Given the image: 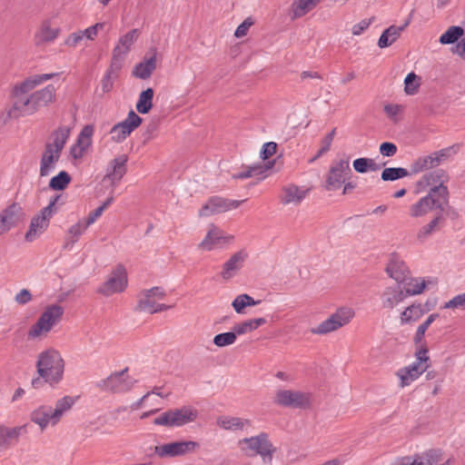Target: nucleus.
Returning a JSON list of instances; mask_svg holds the SVG:
<instances>
[{
	"label": "nucleus",
	"instance_id": "f257e3e1",
	"mask_svg": "<svg viewBox=\"0 0 465 465\" xmlns=\"http://www.w3.org/2000/svg\"><path fill=\"white\" fill-rule=\"evenodd\" d=\"M448 181L445 171L438 169L424 174L419 181V186H430L427 195L421 197L410 208L411 217H422L431 211H437V215L426 225L422 226L418 233L420 242L426 240L435 230L442 219V213L449 207V190L444 184Z\"/></svg>",
	"mask_w": 465,
	"mask_h": 465
},
{
	"label": "nucleus",
	"instance_id": "f03ea898",
	"mask_svg": "<svg viewBox=\"0 0 465 465\" xmlns=\"http://www.w3.org/2000/svg\"><path fill=\"white\" fill-rule=\"evenodd\" d=\"M35 366L39 378L33 379L32 385L34 388L39 386L40 379L52 387L62 381L64 372V361L57 350L50 348L42 351L38 355Z\"/></svg>",
	"mask_w": 465,
	"mask_h": 465
},
{
	"label": "nucleus",
	"instance_id": "7ed1b4c3",
	"mask_svg": "<svg viewBox=\"0 0 465 465\" xmlns=\"http://www.w3.org/2000/svg\"><path fill=\"white\" fill-rule=\"evenodd\" d=\"M74 403V400L72 397L64 396L57 401L54 408L42 405L32 411L31 420L44 430L48 426L56 425L62 416L72 408Z\"/></svg>",
	"mask_w": 465,
	"mask_h": 465
},
{
	"label": "nucleus",
	"instance_id": "20e7f679",
	"mask_svg": "<svg viewBox=\"0 0 465 465\" xmlns=\"http://www.w3.org/2000/svg\"><path fill=\"white\" fill-rule=\"evenodd\" d=\"M238 446L249 456L260 455L264 462H272V455L276 451V447L273 446L265 432L242 439L238 441Z\"/></svg>",
	"mask_w": 465,
	"mask_h": 465
},
{
	"label": "nucleus",
	"instance_id": "39448f33",
	"mask_svg": "<svg viewBox=\"0 0 465 465\" xmlns=\"http://www.w3.org/2000/svg\"><path fill=\"white\" fill-rule=\"evenodd\" d=\"M63 313L64 309L60 305L53 304L48 306L28 331V337L35 339L44 333L49 332L53 326L61 320Z\"/></svg>",
	"mask_w": 465,
	"mask_h": 465
},
{
	"label": "nucleus",
	"instance_id": "423d86ee",
	"mask_svg": "<svg viewBox=\"0 0 465 465\" xmlns=\"http://www.w3.org/2000/svg\"><path fill=\"white\" fill-rule=\"evenodd\" d=\"M197 418V411L191 407L169 410L154 419L155 425L165 427H181L193 421Z\"/></svg>",
	"mask_w": 465,
	"mask_h": 465
},
{
	"label": "nucleus",
	"instance_id": "0eeeda50",
	"mask_svg": "<svg viewBox=\"0 0 465 465\" xmlns=\"http://www.w3.org/2000/svg\"><path fill=\"white\" fill-rule=\"evenodd\" d=\"M59 198V195L54 196L50 200L48 205L41 210L39 214L33 217L29 230L25 233L27 242H33L48 227L51 217L56 213L54 206Z\"/></svg>",
	"mask_w": 465,
	"mask_h": 465
},
{
	"label": "nucleus",
	"instance_id": "6e6552de",
	"mask_svg": "<svg viewBox=\"0 0 465 465\" xmlns=\"http://www.w3.org/2000/svg\"><path fill=\"white\" fill-rule=\"evenodd\" d=\"M354 312L348 307H341L332 313L328 319L321 322L317 327L312 328L313 334L323 335L334 331L344 326L353 318Z\"/></svg>",
	"mask_w": 465,
	"mask_h": 465
},
{
	"label": "nucleus",
	"instance_id": "1a4fd4ad",
	"mask_svg": "<svg viewBox=\"0 0 465 465\" xmlns=\"http://www.w3.org/2000/svg\"><path fill=\"white\" fill-rule=\"evenodd\" d=\"M427 353L428 351L425 348L419 350L416 352V361L398 371L401 387L410 385L428 369L429 357Z\"/></svg>",
	"mask_w": 465,
	"mask_h": 465
},
{
	"label": "nucleus",
	"instance_id": "9d476101",
	"mask_svg": "<svg viewBox=\"0 0 465 465\" xmlns=\"http://www.w3.org/2000/svg\"><path fill=\"white\" fill-rule=\"evenodd\" d=\"M273 402L281 407L291 409H305L311 403V394L301 391L278 390Z\"/></svg>",
	"mask_w": 465,
	"mask_h": 465
},
{
	"label": "nucleus",
	"instance_id": "9b49d317",
	"mask_svg": "<svg viewBox=\"0 0 465 465\" xmlns=\"http://www.w3.org/2000/svg\"><path fill=\"white\" fill-rule=\"evenodd\" d=\"M128 285V277L125 268L119 264L109 274L106 281L97 289L104 296H111L123 292Z\"/></svg>",
	"mask_w": 465,
	"mask_h": 465
},
{
	"label": "nucleus",
	"instance_id": "f8f14e48",
	"mask_svg": "<svg viewBox=\"0 0 465 465\" xmlns=\"http://www.w3.org/2000/svg\"><path fill=\"white\" fill-rule=\"evenodd\" d=\"M128 369L111 374L108 378L97 382V387L105 391L123 393L130 391L135 380L127 375Z\"/></svg>",
	"mask_w": 465,
	"mask_h": 465
},
{
	"label": "nucleus",
	"instance_id": "ddd939ff",
	"mask_svg": "<svg viewBox=\"0 0 465 465\" xmlns=\"http://www.w3.org/2000/svg\"><path fill=\"white\" fill-rule=\"evenodd\" d=\"M142 122L143 119L135 112L131 110L124 121L114 124L111 128L110 134L112 140L115 143L124 142Z\"/></svg>",
	"mask_w": 465,
	"mask_h": 465
},
{
	"label": "nucleus",
	"instance_id": "4468645a",
	"mask_svg": "<svg viewBox=\"0 0 465 465\" xmlns=\"http://www.w3.org/2000/svg\"><path fill=\"white\" fill-rule=\"evenodd\" d=\"M450 462L451 460L450 459L444 460L440 450L432 449L420 455H416L415 457H401L395 465H433L436 463L450 465Z\"/></svg>",
	"mask_w": 465,
	"mask_h": 465
},
{
	"label": "nucleus",
	"instance_id": "2eb2a0df",
	"mask_svg": "<svg viewBox=\"0 0 465 465\" xmlns=\"http://www.w3.org/2000/svg\"><path fill=\"white\" fill-rule=\"evenodd\" d=\"M25 218V212L19 203H13L7 206L0 213V235L17 226Z\"/></svg>",
	"mask_w": 465,
	"mask_h": 465
},
{
	"label": "nucleus",
	"instance_id": "dca6fc26",
	"mask_svg": "<svg viewBox=\"0 0 465 465\" xmlns=\"http://www.w3.org/2000/svg\"><path fill=\"white\" fill-rule=\"evenodd\" d=\"M351 175L348 160H340L330 169L326 180V189L329 191L338 190L342 183Z\"/></svg>",
	"mask_w": 465,
	"mask_h": 465
},
{
	"label": "nucleus",
	"instance_id": "f3484780",
	"mask_svg": "<svg viewBox=\"0 0 465 465\" xmlns=\"http://www.w3.org/2000/svg\"><path fill=\"white\" fill-rule=\"evenodd\" d=\"M232 240V236L225 234L215 225L212 224L203 240L198 244V249L210 252L217 248H223Z\"/></svg>",
	"mask_w": 465,
	"mask_h": 465
},
{
	"label": "nucleus",
	"instance_id": "a211bd4d",
	"mask_svg": "<svg viewBox=\"0 0 465 465\" xmlns=\"http://www.w3.org/2000/svg\"><path fill=\"white\" fill-rule=\"evenodd\" d=\"M166 292L162 287H153L143 290L138 294L137 310L153 314V310L157 304V301L163 299Z\"/></svg>",
	"mask_w": 465,
	"mask_h": 465
},
{
	"label": "nucleus",
	"instance_id": "6ab92c4d",
	"mask_svg": "<svg viewBox=\"0 0 465 465\" xmlns=\"http://www.w3.org/2000/svg\"><path fill=\"white\" fill-rule=\"evenodd\" d=\"M195 441H174L155 447V453L159 457H176L192 452L198 447Z\"/></svg>",
	"mask_w": 465,
	"mask_h": 465
},
{
	"label": "nucleus",
	"instance_id": "aec40b11",
	"mask_svg": "<svg viewBox=\"0 0 465 465\" xmlns=\"http://www.w3.org/2000/svg\"><path fill=\"white\" fill-rule=\"evenodd\" d=\"M36 112L31 95L14 94V103L7 111L6 118H18Z\"/></svg>",
	"mask_w": 465,
	"mask_h": 465
},
{
	"label": "nucleus",
	"instance_id": "412c9836",
	"mask_svg": "<svg viewBox=\"0 0 465 465\" xmlns=\"http://www.w3.org/2000/svg\"><path fill=\"white\" fill-rule=\"evenodd\" d=\"M248 254L244 250L233 253L228 261L223 265L221 276L223 280H230L234 277L237 272L243 267L244 262Z\"/></svg>",
	"mask_w": 465,
	"mask_h": 465
},
{
	"label": "nucleus",
	"instance_id": "4be33fe9",
	"mask_svg": "<svg viewBox=\"0 0 465 465\" xmlns=\"http://www.w3.org/2000/svg\"><path fill=\"white\" fill-rule=\"evenodd\" d=\"M94 128L92 125H85L80 132L76 143L71 147V156L74 159H80L92 143Z\"/></svg>",
	"mask_w": 465,
	"mask_h": 465
},
{
	"label": "nucleus",
	"instance_id": "5701e85b",
	"mask_svg": "<svg viewBox=\"0 0 465 465\" xmlns=\"http://www.w3.org/2000/svg\"><path fill=\"white\" fill-rule=\"evenodd\" d=\"M58 75V74H34L25 78L23 82L16 84L14 87V94H26L28 92L35 89L36 86L40 85L45 81L53 79L54 76Z\"/></svg>",
	"mask_w": 465,
	"mask_h": 465
},
{
	"label": "nucleus",
	"instance_id": "b1692460",
	"mask_svg": "<svg viewBox=\"0 0 465 465\" xmlns=\"http://www.w3.org/2000/svg\"><path fill=\"white\" fill-rule=\"evenodd\" d=\"M406 298L407 294L400 284L387 287L381 294L382 307L391 310Z\"/></svg>",
	"mask_w": 465,
	"mask_h": 465
},
{
	"label": "nucleus",
	"instance_id": "393cba45",
	"mask_svg": "<svg viewBox=\"0 0 465 465\" xmlns=\"http://www.w3.org/2000/svg\"><path fill=\"white\" fill-rule=\"evenodd\" d=\"M139 29H133L122 35L113 50V54L124 59L126 54L130 52L132 45L139 37Z\"/></svg>",
	"mask_w": 465,
	"mask_h": 465
},
{
	"label": "nucleus",
	"instance_id": "a878e982",
	"mask_svg": "<svg viewBox=\"0 0 465 465\" xmlns=\"http://www.w3.org/2000/svg\"><path fill=\"white\" fill-rule=\"evenodd\" d=\"M387 273L394 279L398 284L406 281L409 272L405 262L397 255H392L386 268Z\"/></svg>",
	"mask_w": 465,
	"mask_h": 465
},
{
	"label": "nucleus",
	"instance_id": "bb28decb",
	"mask_svg": "<svg viewBox=\"0 0 465 465\" xmlns=\"http://www.w3.org/2000/svg\"><path fill=\"white\" fill-rule=\"evenodd\" d=\"M128 157L121 154L112 160L107 167L105 177L113 183L120 181L127 171L126 163Z\"/></svg>",
	"mask_w": 465,
	"mask_h": 465
},
{
	"label": "nucleus",
	"instance_id": "cd10ccee",
	"mask_svg": "<svg viewBox=\"0 0 465 465\" xmlns=\"http://www.w3.org/2000/svg\"><path fill=\"white\" fill-rule=\"evenodd\" d=\"M55 92V87L53 84H48L45 88L30 94L36 112L42 107L48 106L54 101Z\"/></svg>",
	"mask_w": 465,
	"mask_h": 465
},
{
	"label": "nucleus",
	"instance_id": "c85d7f7f",
	"mask_svg": "<svg viewBox=\"0 0 465 465\" xmlns=\"http://www.w3.org/2000/svg\"><path fill=\"white\" fill-rule=\"evenodd\" d=\"M25 430V426L9 428L0 424V450L8 449Z\"/></svg>",
	"mask_w": 465,
	"mask_h": 465
},
{
	"label": "nucleus",
	"instance_id": "c756f323",
	"mask_svg": "<svg viewBox=\"0 0 465 465\" xmlns=\"http://www.w3.org/2000/svg\"><path fill=\"white\" fill-rule=\"evenodd\" d=\"M61 154L53 152L50 148L45 149L42 154L40 161V176L45 177L51 174L55 169L56 163L60 159Z\"/></svg>",
	"mask_w": 465,
	"mask_h": 465
},
{
	"label": "nucleus",
	"instance_id": "7c9ffc66",
	"mask_svg": "<svg viewBox=\"0 0 465 465\" xmlns=\"http://www.w3.org/2000/svg\"><path fill=\"white\" fill-rule=\"evenodd\" d=\"M156 68V55L155 54L145 58L143 61L136 64L134 68L133 74L140 79L145 80L151 76Z\"/></svg>",
	"mask_w": 465,
	"mask_h": 465
},
{
	"label": "nucleus",
	"instance_id": "2f4dec72",
	"mask_svg": "<svg viewBox=\"0 0 465 465\" xmlns=\"http://www.w3.org/2000/svg\"><path fill=\"white\" fill-rule=\"evenodd\" d=\"M217 424L226 430H238L250 426L251 421L238 417L221 416L217 419Z\"/></svg>",
	"mask_w": 465,
	"mask_h": 465
},
{
	"label": "nucleus",
	"instance_id": "473e14b6",
	"mask_svg": "<svg viewBox=\"0 0 465 465\" xmlns=\"http://www.w3.org/2000/svg\"><path fill=\"white\" fill-rule=\"evenodd\" d=\"M305 195V190H302L295 185H290L283 189L282 202L284 204H299L304 199Z\"/></svg>",
	"mask_w": 465,
	"mask_h": 465
},
{
	"label": "nucleus",
	"instance_id": "72a5a7b5",
	"mask_svg": "<svg viewBox=\"0 0 465 465\" xmlns=\"http://www.w3.org/2000/svg\"><path fill=\"white\" fill-rule=\"evenodd\" d=\"M440 164L439 158L437 156L426 155L419 157L411 164V170L413 173H418L430 168L436 167Z\"/></svg>",
	"mask_w": 465,
	"mask_h": 465
},
{
	"label": "nucleus",
	"instance_id": "f704fd0d",
	"mask_svg": "<svg viewBox=\"0 0 465 465\" xmlns=\"http://www.w3.org/2000/svg\"><path fill=\"white\" fill-rule=\"evenodd\" d=\"M402 33V27H398L396 25H391L386 28L378 41V46L380 48H385L391 45L396 40L400 37Z\"/></svg>",
	"mask_w": 465,
	"mask_h": 465
},
{
	"label": "nucleus",
	"instance_id": "c9c22d12",
	"mask_svg": "<svg viewBox=\"0 0 465 465\" xmlns=\"http://www.w3.org/2000/svg\"><path fill=\"white\" fill-rule=\"evenodd\" d=\"M58 35V28L52 27L48 21L42 24L40 29L35 35V41L37 45L52 42Z\"/></svg>",
	"mask_w": 465,
	"mask_h": 465
},
{
	"label": "nucleus",
	"instance_id": "e433bc0d",
	"mask_svg": "<svg viewBox=\"0 0 465 465\" xmlns=\"http://www.w3.org/2000/svg\"><path fill=\"white\" fill-rule=\"evenodd\" d=\"M69 137V130L66 128H60L53 134V142L45 145V149H51L58 154H61L64 144Z\"/></svg>",
	"mask_w": 465,
	"mask_h": 465
},
{
	"label": "nucleus",
	"instance_id": "4c0bfd02",
	"mask_svg": "<svg viewBox=\"0 0 465 465\" xmlns=\"http://www.w3.org/2000/svg\"><path fill=\"white\" fill-rule=\"evenodd\" d=\"M153 90L149 87L146 90L141 92L136 103L135 108L138 113L145 114L150 112L153 107Z\"/></svg>",
	"mask_w": 465,
	"mask_h": 465
},
{
	"label": "nucleus",
	"instance_id": "58836bf2",
	"mask_svg": "<svg viewBox=\"0 0 465 465\" xmlns=\"http://www.w3.org/2000/svg\"><path fill=\"white\" fill-rule=\"evenodd\" d=\"M321 0H294L292 5V18H299L313 9Z\"/></svg>",
	"mask_w": 465,
	"mask_h": 465
},
{
	"label": "nucleus",
	"instance_id": "ea45409f",
	"mask_svg": "<svg viewBox=\"0 0 465 465\" xmlns=\"http://www.w3.org/2000/svg\"><path fill=\"white\" fill-rule=\"evenodd\" d=\"M271 168V166H264L262 164L252 165L246 167L243 171L239 173H235L232 175V179H241L244 180L250 177H255L262 175V178L265 177L264 173Z\"/></svg>",
	"mask_w": 465,
	"mask_h": 465
},
{
	"label": "nucleus",
	"instance_id": "a19ab883",
	"mask_svg": "<svg viewBox=\"0 0 465 465\" xmlns=\"http://www.w3.org/2000/svg\"><path fill=\"white\" fill-rule=\"evenodd\" d=\"M426 311L420 304H412L407 307L401 315V322L402 324L410 323L418 321Z\"/></svg>",
	"mask_w": 465,
	"mask_h": 465
},
{
	"label": "nucleus",
	"instance_id": "79ce46f5",
	"mask_svg": "<svg viewBox=\"0 0 465 465\" xmlns=\"http://www.w3.org/2000/svg\"><path fill=\"white\" fill-rule=\"evenodd\" d=\"M464 35V29L459 25H452L443 33L439 39L441 45H452Z\"/></svg>",
	"mask_w": 465,
	"mask_h": 465
},
{
	"label": "nucleus",
	"instance_id": "37998d69",
	"mask_svg": "<svg viewBox=\"0 0 465 465\" xmlns=\"http://www.w3.org/2000/svg\"><path fill=\"white\" fill-rule=\"evenodd\" d=\"M403 291L408 296L417 295L421 293L426 288V282L418 278H410L403 282Z\"/></svg>",
	"mask_w": 465,
	"mask_h": 465
},
{
	"label": "nucleus",
	"instance_id": "c03bdc74",
	"mask_svg": "<svg viewBox=\"0 0 465 465\" xmlns=\"http://www.w3.org/2000/svg\"><path fill=\"white\" fill-rule=\"evenodd\" d=\"M70 174L65 171H61L57 175L51 178L49 188L54 191L64 190L71 182Z\"/></svg>",
	"mask_w": 465,
	"mask_h": 465
},
{
	"label": "nucleus",
	"instance_id": "a18cd8bd",
	"mask_svg": "<svg viewBox=\"0 0 465 465\" xmlns=\"http://www.w3.org/2000/svg\"><path fill=\"white\" fill-rule=\"evenodd\" d=\"M218 213L236 209L243 201L229 200L219 196L211 197Z\"/></svg>",
	"mask_w": 465,
	"mask_h": 465
},
{
	"label": "nucleus",
	"instance_id": "49530a36",
	"mask_svg": "<svg viewBox=\"0 0 465 465\" xmlns=\"http://www.w3.org/2000/svg\"><path fill=\"white\" fill-rule=\"evenodd\" d=\"M409 175L408 171L402 167H389L385 168L381 173V180L383 181H396Z\"/></svg>",
	"mask_w": 465,
	"mask_h": 465
},
{
	"label": "nucleus",
	"instance_id": "de8ad7c7",
	"mask_svg": "<svg viewBox=\"0 0 465 465\" xmlns=\"http://www.w3.org/2000/svg\"><path fill=\"white\" fill-rule=\"evenodd\" d=\"M89 226L84 220L78 221L75 224L72 225L68 230V241L74 244L76 242L80 236L87 230Z\"/></svg>",
	"mask_w": 465,
	"mask_h": 465
},
{
	"label": "nucleus",
	"instance_id": "09e8293b",
	"mask_svg": "<svg viewBox=\"0 0 465 465\" xmlns=\"http://www.w3.org/2000/svg\"><path fill=\"white\" fill-rule=\"evenodd\" d=\"M236 339L237 337L234 331H227L215 335L213 338V343L217 347L222 348L233 344L236 341Z\"/></svg>",
	"mask_w": 465,
	"mask_h": 465
},
{
	"label": "nucleus",
	"instance_id": "8fccbe9b",
	"mask_svg": "<svg viewBox=\"0 0 465 465\" xmlns=\"http://www.w3.org/2000/svg\"><path fill=\"white\" fill-rule=\"evenodd\" d=\"M404 92L408 95L417 94L420 87L419 77L413 72L409 73L404 79Z\"/></svg>",
	"mask_w": 465,
	"mask_h": 465
},
{
	"label": "nucleus",
	"instance_id": "3c124183",
	"mask_svg": "<svg viewBox=\"0 0 465 465\" xmlns=\"http://www.w3.org/2000/svg\"><path fill=\"white\" fill-rule=\"evenodd\" d=\"M439 317V314L438 313H432L430 314L427 320L422 322L417 329V331L415 333V337H414V341L416 343H420L423 337H424V334L426 332V331L428 330V328L430 326V324Z\"/></svg>",
	"mask_w": 465,
	"mask_h": 465
},
{
	"label": "nucleus",
	"instance_id": "603ef678",
	"mask_svg": "<svg viewBox=\"0 0 465 465\" xmlns=\"http://www.w3.org/2000/svg\"><path fill=\"white\" fill-rule=\"evenodd\" d=\"M124 60V58L114 56V54H113L111 64L104 75H108L111 78L116 79L118 77V73L123 66Z\"/></svg>",
	"mask_w": 465,
	"mask_h": 465
},
{
	"label": "nucleus",
	"instance_id": "864d4df0",
	"mask_svg": "<svg viewBox=\"0 0 465 465\" xmlns=\"http://www.w3.org/2000/svg\"><path fill=\"white\" fill-rule=\"evenodd\" d=\"M404 106L402 104H388L384 106V112L388 115V117L393 121H399V115L403 112Z\"/></svg>",
	"mask_w": 465,
	"mask_h": 465
},
{
	"label": "nucleus",
	"instance_id": "5fc2aeb1",
	"mask_svg": "<svg viewBox=\"0 0 465 465\" xmlns=\"http://www.w3.org/2000/svg\"><path fill=\"white\" fill-rule=\"evenodd\" d=\"M336 128H333L331 133H329L323 139H322V146L319 150L318 153L312 159L311 162H313L320 156H322L323 153L328 152L331 148V143L333 141L334 135H335Z\"/></svg>",
	"mask_w": 465,
	"mask_h": 465
},
{
	"label": "nucleus",
	"instance_id": "6e6d98bb",
	"mask_svg": "<svg viewBox=\"0 0 465 465\" xmlns=\"http://www.w3.org/2000/svg\"><path fill=\"white\" fill-rule=\"evenodd\" d=\"M443 308L465 310V292L454 296L451 300L443 305Z\"/></svg>",
	"mask_w": 465,
	"mask_h": 465
},
{
	"label": "nucleus",
	"instance_id": "4d7b16f0",
	"mask_svg": "<svg viewBox=\"0 0 465 465\" xmlns=\"http://www.w3.org/2000/svg\"><path fill=\"white\" fill-rule=\"evenodd\" d=\"M232 330L236 333V336L242 335V334H245V333L254 331L251 320H247V321H244V322L235 324L233 326Z\"/></svg>",
	"mask_w": 465,
	"mask_h": 465
},
{
	"label": "nucleus",
	"instance_id": "13d9d810",
	"mask_svg": "<svg viewBox=\"0 0 465 465\" xmlns=\"http://www.w3.org/2000/svg\"><path fill=\"white\" fill-rule=\"evenodd\" d=\"M380 153L385 157H391L397 153V146L391 142H384L380 145Z\"/></svg>",
	"mask_w": 465,
	"mask_h": 465
},
{
	"label": "nucleus",
	"instance_id": "bf43d9fd",
	"mask_svg": "<svg viewBox=\"0 0 465 465\" xmlns=\"http://www.w3.org/2000/svg\"><path fill=\"white\" fill-rule=\"evenodd\" d=\"M371 163V158H358L353 161V168L357 173H364L368 172V164Z\"/></svg>",
	"mask_w": 465,
	"mask_h": 465
},
{
	"label": "nucleus",
	"instance_id": "052dcab7",
	"mask_svg": "<svg viewBox=\"0 0 465 465\" xmlns=\"http://www.w3.org/2000/svg\"><path fill=\"white\" fill-rule=\"evenodd\" d=\"M217 213H218L217 209L215 208L212 198H210L208 200V202L199 211V215L201 217H207V216H211V215L217 214Z\"/></svg>",
	"mask_w": 465,
	"mask_h": 465
},
{
	"label": "nucleus",
	"instance_id": "680f3d73",
	"mask_svg": "<svg viewBox=\"0 0 465 465\" xmlns=\"http://www.w3.org/2000/svg\"><path fill=\"white\" fill-rule=\"evenodd\" d=\"M104 23H97L81 32H82L84 37H85L89 40H93L97 35L98 31L102 28H104Z\"/></svg>",
	"mask_w": 465,
	"mask_h": 465
},
{
	"label": "nucleus",
	"instance_id": "e2e57ef3",
	"mask_svg": "<svg viewBox=\"0 0 465 465\" xmlns=\"http://www.w3.org/2000/svg\"><path fill=\"white\" fill-rule=\"evenodd\" d=\"M277 144L273 142L265 143L261 151V157L265 160L276 153Z\"/></svg>",
	"mask_w": 465,
	"mask_h": 465
},
{
	"label": "nucleus",
	"instance_id": "0e129e2a",
	"mask_svg": "<svg viewBox=\"0 0 465 465\" xmlns=\"http://www.w3.org/2000/svg\"><path fill=\"white\" fill-rule=\"evenodd\" d=\"M15 301L18 304L25 305L32 301V294L27 289H22L15 294Z\"/></svg>",
	"mask_w": 465,
	"mask_h": 465
},
{
	"label": "nucleus",
	"instance_id": "69168bd1",
	"mask_svg": "<svg viewBox=\"0 0 465 465\" xmlns=\"http://www.w3.org/2000/svg\"><path fill=\"white\" fill-rule=\"evenodd\" d=\"M232 306L237 313H243L244 309L247 307L245 304L244 294L236 296L232 302Z\"/></svg>",
	"mask_w": 465,
	"mask_h": 465
},
{
	"label": "nucleus",
	"instance_id": "338daca9",
	"mask_svg": "<svg viewBox=\"0 0 465 465\" xmlns=\"http://www.w3.org/2000/svg\"><path fill=\"white\" fill-rule=\"evenodd\" d=\"M252 25L250 19L244 20L235 30L234 35L238 38L244 36L247 34L249 27Z\"/></svg>",
	"mask_w": 465,
	"mask_h": 465
},
{
	"label": "nucleus",
	"instance_id": "774afa93",
	"mask_svg": "<svg viewBox=\"0 0 465 465\" xmlns=\"http://www.w3.org/2000/svg\"><path fill=\"white\" fill-rule=\"evenodd\" d=\"M104 211V207L99 206L94 211L91 212L86 220L84 221L90 226L103 214Z\"/></svg>",
	"mask_w": 465,
	"mask_h": 465
}]
</instances>
